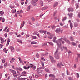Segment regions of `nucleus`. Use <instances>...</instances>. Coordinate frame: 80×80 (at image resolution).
I'll list each match as a JSON object with an SVG mask.
<instances>
[{
	"label": "nucleus",
	"instance_id": "40",
	"mask_svg": "<svg viewBox=\"0 0 80 80\" xmlns=\"http://www.w3.org/2000/svg\"><path fill=\"white\" fill-rule=\"evenodd\" d=\"M70 26L71 28L72 29L73 28V24H72V23H70Z\"/></svg>",
	"mask_w": 80,
	"mask_h": 80
},
{
	"label": "nucleus",
	"instance_id": "35",
	"mask_svg": "<svg viewBox=\"0 0 80 80\" xmlns=\"http://www.w3.org/2000/svg\"><path fill=\"white\" fill-rule=\"evenodd\" d=\"M7 51H8L7 50L6 48H5L3 50V52H6V53H7Z\"/></svg>",
	"mask_w": 80,
	"mask_h": 80
},
{
	"label": "nucleus",
	"instance_id": "42",
	"mask_svg": "<svg viewBox=\"0 0 80 80\" xmlns=\"http://www.w3.org/2000/svg\"><path fill=\"white\" fill-rule=\"evenodd\" d=\"M18 59H19L20 62L21 63V62H22V59H21V58H18Z\"/></svg>",
	"mask_w": 80,
	"mask_h": 80
},
{
	"label": "nucleus",
	"instance_id": "25",
	"mask_svg": "<svg viewBox=\"0 0 80 80\" xmlns=\"http://www.w3.org/2000/svg\"><path fill=\"white\" fill-rule=\"evenodd\" d=\"M41 65H42V68H43V69H44L45 66H44V63H43V62H42Z\"/></svg>",
	"mask_w": 80,
	"mask_h": 80
},
{
	"label": "nucleus",
	"instance_id": "51",
	"mask_svg": "<svg viewBox=\"0 0 80 80\" xmlns=\"http://www.w3.org/2000/svg\"><path fill=\"white\" fill-rule=\"evenodd\" d=\"M45 55H46V56L48 55V52H45Z\"/></svg>",
	"mask_w": 80,
	"mask_h": 80
},
{
	"label": "nucleus",
	"instance_id": "57",
	"mask_svg": "<svg viewBox=\"0 0 80 80\" xmlns=\"http://www.w3.org/2000/svg\"><path fill=\"white\" fill-rule=\"evenodd\" d=\"M2 47H3V45L0 44V48H2Z\"/></svg>",
	"mask_w": 80,
	"mask_h": 80
},
{
	"label": "nucleus",
	"instance_id": "4",
	"mask_svg": "<svg viewBox=\"0 0 80 80\" xmlns=\"http://www.w3.org/2000/svg\"><path fill=\"white\" fill-rule=\"evenodd\" d=\"M30 68L31 67L33 69V70H35V68H36V67L35 66H34L32 64H30Z\"/></svg>",
	"mask_w": 80,
	"mask_h": 80
},
{
	"label": "nucleus",
	"instance_id": "45",
	"mask_svg": "<svg viewBox=\"0 0 80 80\" xmlns=\"http://www.w3.org/2000/svg\"><path fill=\"white\" fill-rule=\"evenodd\" d=\"M36 56L38 58H39V57L40 56H39V55L38 54V53H37L36 54Z\"/></svg>",
	"mask_w": 80,
	"mask_h": 80
},
{
	"label": "nucleus",
	"instance_id": "46",
	"mask_svg": "<svg viewBox=\"0 0 80 80\" xmlns=\"http://www.w3.org/2000/svg\"><path fill=\"white\" fill-rule=\"evenodd\" d=\"M69 80H73V78L72 77H69Z\"/></svg>",
	"mask_w": 80,
	"mask_h": 80
},
{
	"label": "nucleus",
	"instance_id": "15",
	"mask_svg": "<svg viewBox=\"0 0 80 80\" xmlns=\"http://www.w3.org/2000/svg\"><path fill=\"white\" fill-rule=\"evenodd\" d=\"M10 71H11V72H12L13 74H14L15 73H16V71H15L14 70H12V69H10Z\"/></svg>",
	"mask_w": 80,
	"mask_h": 80
},
{
	"label": "nucleus",
	"instance_id": "18",
	"mask_svg": "<svg viewBox=\"0 0 80 80\" xmlns=\"http://www.w3.org/2000/svg\"><path fill=\"white\" fill-rule=\"evenodd\" d=\"M0 40L1 41V43H4V41L3 40V38H2V37H1Z\"/></svg>",
	"mask_w": 80,
	"mask_h": 80
},
{
	"label": "nucleus",
	"instance_id": "58",
	"mask_svg": "<svg viewBox=\"0 0 80 80\" xmlns=\"http://www.w3.org/2000/svg\"><path fill=\"white\" fill-rule=\"evenodd\" d=\"M19 71H22V68H19Z\"/></svg>",
	"mask_w": 80,
	"mask_h": 80
},
{
	"label": "nucleus",
	"instance_id": "29",
	"mask_svg": "<svg viewBox=\"0 0 80 80\" xmlns=\"http://www.w3.org/2000/svg\"><path fill=\"white\" fill-rule=\"evenodd\" d=\"M51 27L52 28V29H55V28H56V26L53 25V26H51Z\"/></svg>",
	"mask_w": 80,
	"mask_h": 80
},
{
	"label": "nucleus",
	"instance_id": "6",
	"mask_svg": "<svg viewBox=\"0 0 80 80\" xmlns=\"http://www.w3.org/2000/svg\"><path fill=\"white\" fill-rule=\"evenodd\" d=\"M38 0H32V5L33 6H36L37 5V2Z\"/></svg>",
	"mask_w": 80,
	"mask_h": 80
},
{
	"label": "nucleus",
	"instance_id": "43",
	"mask_svg": "<svg viewBox=\"0 0 80 80\" xmlns=\"http://www.w3.org/2000/svg\"><path fill=\"white\" fill-rule=\"evenodd\" d=\"M31 20H32L33 22H34V21H35V18H31Z\"/></svg>",
	"mask_w": 80,
	"mask_h": 80
},
{
	"label": "nucleus",
	"instance_id": "8",
	"mask_svg": "<svg viewBox=\"0 0 80 80\" xmlns=\"http://www.w3.org/2000/svg\"><path fill=\"white\" fill-rule=\"evenodd\" d=\"M39 33H42V34H43V33H46V31H43V30H40L39 31Z\"/></svg>",
	"mask_w": 80,
	"mask_h": 80
},
{
	"label": "nucleus",
	"instance_id": "62",
	"mask_svg": "<svg viewBox=\"0 0 80 80\" xmlns=\"http://www.w3.org/2000/svg\"><path fill=\"white\" fill-rule=\"evenodd\" d=\"M28 23H29V25H32V24L31 23V22L30 21H29L28 22Z\"/></svg>",
	"mask_w": 80,
	"mask_h": 80
},
{
	"label": "nucleus",
	"instance_id": "49",
	"mask_svg": "<svg viewBox=\"0 0 80 80\" xmlns=\"http://www.w3.org/2000/svg\"><path fill=\"white\" fill-rule=\"evenodd\" d=\"M63 48H64V49H65V50H67V51H68V49H67V48L66 47H63Z\"/></svg>",
	"mask_w": 80,
	"mask_h": 80
},
{
	"label": "nucleus",
	"instance_id": "60",
	"mask_svg": "<svg viewBox=\"0 0 80 80\" xmlns=\"http://www.w3.org/2000/svg\"><path fill=\"white\" fill-rule=\"evenodd\" d=\"M27 73V72H25V71H23L22 72V74H26Z\"/></svg>",
	"mask_w": 80,
	"mask_h": 80
},
{
	"label": "nucleus",
	"instance_id": "32",
	"mask_svg": "<svg viewBox=\"0 0 80 80\" xmlns=\"http://www.w3.org/2000/svg\"><path fill=\"white\" fill-rule=\"evenodd\" d=\"M38 77H40L39 75H38V74H35V77L36 78H38Z\"/></svg>",
	"mask_w": 80,
	"mask_h": 80
},
{
	"label": "nucleus",
	"instance_id": "23",
	"mask_svg": "<svg viewBox=\"0 0 80 80\" xmlns=\"http://www.w3.org/2000/svg\"><path fill=\"white\" fill-rule=\"evenodd\" d=\"M30 65L28 66V67H26V66H24V69H25V70H27L28 69H29V68H30Z\"/></svg>",
	"mask_w": 80,
	"mask_h": 80
},
{
	"label": "nucleus",
	"instance_id": "28",
	"mask_svg": "<svg viewBox=\"0 0 80 80\" xmlns=\"http://www.w3.org/2000/svg\"><path fill=\"white\" fill-rule=\"evenodd\" d=\"M64 40L65 41H66V42H67V43H68L69 44H70V41H69V40H68L67 39H66Z\"/></svg>",
	"mask_w": 80,
	"mask_h": 80
},
{
	"label": "nucleus",
	"instance_id": "38",
	"mask_svg": "<svg viewBox=\"0 0 80 80\" xmlns=\"http://www.w3.org/2000/svg\"><path fill=\"white\" fill-rule=\"evenodd\" d=\"M0 13L1 15H3L4 14V12L3 11H0Z\"/></svg>",
	"mask_w": 80,
	"mask_h": 80
},
{
	"label": "nucleus",
	"instance_id": "61",
	"mask_svg": "<svg viewBox=\"0 0 80 80\" xmlns=\"http://www.w3.org/2000/svg\"><path fill=\"white\" fill-rule=\"evenodd\" d=\"M4 36L5 37H7V33H6L5 34H4Z\"/></svg>",
	"mask_w": 80,
	"mask_h": 80
},
{
	"label": "nucleus",
	"instance_id": "24",
	"mask_svg": "<svg viewBox=\"0 0 80 80\" xmlns=\"http://www.w3.org/2000/svg\"><path fill=\"white\" fill-rule=\"evenodd\" d=\"M74 26L77 27H78V24L77 22H75L74 23Z\"/></svg>",
	"mask_w": 80,
	"mask_h": 80
},
{
	"label": "nucleus",
	"instance_id": "9",
	"mask_svg": "<svg viewBox=\"0 0 80 80\" xmlns=\"http://www.w3.org/2000/svg\"><path fill=\"white\" fill-rule=\"evenodd\" d=\"M17 13L18 14V15H19V16H20V13H23V11H22V10H20V12L18 11Z\"/></svg>",
	"mask_w": 80,
	"mask_h": 80
},
{
	"label": "nucleus",
	"instance_id": "59",
	"mask_svg": "<svg viewBox=\"0 0 80 80\" xmlns=\"http://www.w3.org/2000/svg\"><path fill=\"white\" fill-rule=\"evenodd\" d=\"M30 37V35H26V38H28V37Z\"/></svg>",
	"mask_w": 80,
	"mask_h": 80
},
{
	"label": "nucleus",
	"instance_id": "3",
	"mask_svg": "<svg viewBox=\"0 0 80 80\" xmlns=\"http://www.w3.org/2000/svg\"><path fill=\"white\" fill-rule=\"evenodd\" d=\"M37 73L38 74L40 73H42V68H38L37 70Z\"/></svg>",
	"mask_w": 80,
	"mask_h": 80
},
{
	"label": "nucleus",
	"instance_id": "44",
	"mask_svg": "<svg viewBox=\"0 0 80 80\" xmlns=\"http://www.w3.org/2000/svg\"><path fill=\"white\" fill-rule=\"evenodd\" d=\"M72 45H73L74 46L76 45V43H75L73 42H72Z\"/></svg>",
	"mask_w": 80,
	"mask_h": 80
},
{
	"label": "nucleus",
	"instance_id": "39",
	"mask_svg": "<svg viewBox=\"0 0 80 80\" xmlns=\"http://www.w3.org/2000/svg\"><path fill=\"white\" fill-rule=\"evenodd\" d=\"M58 5V3L56 2L54 4L53 6H54V7H56V6H57Z\"/></svg>",
	"mask_w": 80,
	"mask_h": 80
},
{
	"label": "nucleus",
	"instance_id": "2",
	"mask_svg": "<svg viewBox=\"0 0 80 80\" xmlns=\"http://www.w3.org/2000/svg\"><path fill=\"white\" fill-rule=\"evenodd\" d=\"M58 49L57 50L55 54H54V57L57 60H58V59H60V55L58 54Z\"/></svg>",
	"mask_w": 80,
	"mask_h": 80
},
{
	"label": "nucleus",
	"instance_id": "14",
	"mask_svg": "<svg viewBox=\"0 0 80 80\" xmlns=\"http://www.w3.org/2000/svg\"><path fill=\"white\" fill-rule=\"evenodd\" d=\"M9 48H10L11 49V51L12 52H14V48H13V46H10L9 47Z\"/></svg>",
	"mask_w": 80,
	"mask_h": 80
},
{
	"label": "nucleus",
	"instance_id": "20",
	"mask_svg": "<svg viewBox=\"0 0 80 80\" xmlns=\"http://www.w3.org/2000/svg\"><path fill=\"white\" fill-rule=\"evenodd\" d=\"M70 39L71 41H74V39H73V38L72 36H70Z\"/></svg>",
	"mask_w": 80,
	"mask_h": 80
},
{
	"label": "nucleus",
	"instance_id": "37",
	"mask_svg": "<svg viewBox=\"0 0 80 80\" xmlns=\"http://www.w3.org/2000/svg\"><path fill=\"white\" fill-rule=\"evenodd\" d=\"M9 43H10V39H8V42L7 43V45H9Z\"/></svg>",
	"mask_w": 80,
	"mask_h": 80
},
{
	"label": "nucleus",
	"instance_id": "10",
	"mask_svg": "<svg viewBox=\"0 0 80 80\" xmlns=\"http://www.w3.org/2000/svg\"><path fill=\"white\" fill-rule=\"evenodd\" d=\"M62 65V66H63V64H62V63L61 62H59L58 64H57V66L58 67L60 68L61 67V66Z\"/></svg>",
	"mask_w": 80,
	"mask_h": 80
},
{
	"label": "nucleus",
	"instance_id": "48",
	"mask_svg": "<svg viewBox=\"0 0 80 80\" xmlns=\"http://www.w3.org/2000/svg\"><path fill=\"white\" fill-rule=\"evenodd\" d=\"M2 22H5V18H2Z\"/></svg>",
	"mask_w": 80,
	"mask_h": 80
},
{
	"label": "nucleus",
	"instance_id": "50",
	"mask_svg": "<svg viewBox=\"0 0 80 80\" xmlns=\"http://www.w3.org/2000/svg\"><path fill=\"white\" fill-rule=\"evenodd\" d=\"M2 62H3V63H4L5 62V59H3L2 60Z\"/></svg>",
	"mask_w": 80,
	"mask_h": 80
},
{
	"label": "nucleus",
	"instance_id": "7",
	"mask_svg": "<svg viewBox=\"0 0 80 80\" xmlns=\"http://www.w3.org/2000/svg\"><path fill=\"white\" fill-rule=\"evenodd\" d=\"M48 38H50V39H52V34H50V32H48Z\"/></svg>",
	"mask_w": 80,
	"mask_h": 80
},
{
	"label": "nucleus",
	"instance_id": "52",
	"mask_svg": "<svg viewBox=\"0 0 80 80\" xmlns=\"http://www.w3.org/2000/svg\"><path fill=\"white\" fill-rule=\"evenodd\" d=\"M28 0H26V2H25V4H26V5H27L28 3Z\"/></svg>",
	"mask_w": 80,
	"mask_h": 80
},
{
	"label": "nucleus",
	"instance_id": "27",
	"mask_svg": "<svg viewBox=\"0 0 80 80\" xmlns=\"http://www.w3.org/2000/svg\"><path fill=\"white\" fill-rule=\"evenodd\" d=\"M14 61H15V59L13 58L11 60L10 62H11V63H13V62H14Z\"/></svg>",
	"mask_w": 80,
	"mask_h": 80
},
{
	"label": "nucleus",
	"instance_id": "30",
	"mask_svg": "<svg viewBox=\"0 0 80 80\" xmlns=\"http://www.w3.org/2000/svg\"><path fill=\"white\" fill-rule=\"evenodd\" d=\"M47 8H48V7H43L42 8V10H46V9H47Z\"/></svg>",
	"mask_w": 80,
	"mask_h": 80
},
{
	"label": "nucleus",
	"instance_id": "26",
	"mask_svg": "<svg viewBox=\"0 0 80 80\" xmlns=\"http://www.w3.org/2000/svg\"><path fill=\"white\" fill-rule=\"evenodd\" d=\"M31 44L32 45H33V44H37V42L35 41H32L31 42Z\"/></svg>",
	"mask_w": 80,
	"mask_h": 80
},
{
	"label": "nucleus",
	"instance_id": "12",
	"mask_svg": "<svg viewBox=\"0 0 80 80\" xmlns=\"http://www.w3.org/2000/svg\"><path fill=\"white\" fill-rule=\"evenodd\" d=\"M25 21H23L22 22V23L21 24V27L20 28H22V27L24 26V25H25Z\"/></svg>",
	"mask_w": 80,
	"mask_h": 80
},
{
	"label": "nucleus",
	"instance_id": "11",
	"mask_svg": "<svg viewBox=\"0 0 80 80\" xmlns=\"http://www.w3.org/2000/svg\"><path fill=\"white\" fill-rule=\"evenodd\" d=\"M60 28H57L56 30H55V32L56 33H59L60 32Z\"/></svg>",
	"mask_w": 80,
	"mask_h": 80
},
{
	"label": "nucleus",
	"instance_id": "55",
	"mask_svg": "<svg viewBox=\"0 0 80 80\" xmlns=\"http://www.w3.org/2000/svg\"><path fill=\"white\" fill-rule=\"evenodd\" d=\"M67 73L68 75H70V73L68 72V70L67 71Z\"/></svg>",
	"mask_w": 80,
	"mask_h": 80
},
{
	"label": "nucleus",
	"instance_id": "53",
	"mask_svg": "<svg viewBox=\"0 0 80 80\" xmlns=\"http://www.w3.org/2000/svg\"><path fill=\"white\" fill-rule=\"evenodd\" d=\"M7 28H8V27H6L5 28V29L3 30V31H5V30H6L7 29Z\"/></svg>",
	"mask_w": 80,
	"mask_h": 80
},
{
	"label": "nucleus",
	"instance_id": "31",
	"mask_svg": "<svg viewBox=\"0 0 80 80\" xmlns=\"http://www.w3.org/2000/svg\"><path fill=\"white\" fill-rule=\"evenodd\" d=\"M45 70L46 72H48L49 73H50V71H49V70H48V69L46 68L45 69Z\"/></svg>",
	"mask_w": 80,
	"mask_h": 80
},
{
	"label": "nucleus",
	"instance_id": "56",
	"mask_svg": "<svg viewBox=\"0 0 80 80\" xmlns=\"http://www.w3.org/2000/svg\"><path fill=\"white\" fill-rule=\"evenodd\" d=\"M41 56H42V57H43H43H45V54H42L41 55Z\"/></svg>",
	"mask_w": 80,
	"mask_h": 80
},
{
	"label": "nucleus",
	"instance_id": "21",
	"mask_svg": "<svg viewBox=\"0 0 80 80\" xmlns=\"http://www.w3.org/2000/svg\"><path fill=\"white\" fill-rule=\"evenodd\" d=\"M13 75L14 77L17 78V77H18V74H16V73L13 74Z\"/></svg>",
	"mask_w": 80,
	"mask_h": 80
},
{
	"label": "nucleus",
	"instance_id": "47",
	"mask_svg": "<svg viewBox=\"0 0 80 80\" xmlns=\"http://www.w3.org/2000/svg\"><path fill=\"white\" fill-rule=\"evenodd\" d=\"M48 43L50 44V45H52V46H53V44L52 42L50 43L48 42Z\"/></svg>",
	"mask_w": 80,
	"mask_h": 80
},
{
	"label": "nucleus",
	"instance_id": "5",
	"mask_svg": "<svg viewBox=\"0 0 80 80\" xmlns=\"http://www.w3.org/2000/svg\"><path fill=\"white\" fill-rule=\"evenodd\" d=\"M50 60H51V62H52V63H55V60H54L53 59V58L50 55Z\"/></svg>",
	"mask_w": 80,
	"mask_h": 80
},
{
	"label": "nucleus",
	"instance_id": "22",
	"mask_svg": "<svg viewBox=\"0 0 80 80\" xmlns=\"http://www.w3.org/2000/svg\"><path fill=\"white\" fill-rule=\"evenodd\" d=\"M12 12L13 13H15L16 12V9H12Z\"/></svg>",
	"mask_w": 80,
	"mask_h": 80
},
{
	"label": "nucleus",
	"instance_id": "16",
	"mask_svg": "<svg viewBox=\"0 0 80 80\" xmlns=\"http://www.w3.org/2000/svg\"><path fill=\"white\" fill-rule=\"evenodd\" d=\"M32 8V6H29L27 8V11H29L30 9Z\"/></svg>",
	"mask_w": 80,
	"mask_h": 80
},
{
	"label": "nucleus",
	"instance_id": "33",
	"mask_svg": "<svg viewBox=\"0 0 80 80\" xmlns=\"http://www.w3.org/2000/svg\"><path fill=\"white\" fill-rule=\"evenodd\" d=\"M40 4L41 5L42 7L43 6V1L42 0L40 1Z\"/></svg>",
	"mask_w": 80,
	"mask_h": 80
},
{
	"label": "nucleus",
	"instance_id": "34",
	"mask_svg": "<svg viewBox=\"0 0 80 80\" xmlns=\"http://www.w3.org/2000/svg\"><path fill=\"white\" fill-rule=\"evenodd\" d=\"M26 79H27V78H21L20 79H19L20 80H26Z\"/></svg>",
	"mask_w": 80,
	"mask_h": 80
},
{
	"label": "nucleus",
	"instance_id": "64",
	"mask_svg": "<svg viewBox=\"0 0 80 80\" xmlns=\"http://www.w3.org/2000/svg\"><path fill=\"white\" fill-rule=\"evenodd\" d=\"M78 17H79V18H80V13H78Z\"/></svg>",
	"mask_w": 80,
	"mask_h": 80
},
{
	"label": "nucleus",
	"instance_id": "1",
	"mask_svg": "<svg viewBox=\"0 0 80 80\" xmlns=\"http://www.w3.org/2000/svg\"><path fill=\"white\" fill-rule=\"evenodd\" d=\"M56 39L57 38L56 37H54L53 40V42H55V43H56L57 46H58V47H61V46L62 45L61 44V42H62V44H64L65 43V42L63 41V39H60L56 41Z\"/></svg>",
	"mask_w": 80,
	"mask_h": 80
},
{
	"label": "nucleus",
	"instance_id": "19",
	"mask_svg": "<svg viewBox=\"0 0 80 80\" xmlns=\"http://www.w3.org/2000/svg\"><path fill=\"white\" fill-rule=\"evenodd\" d=\"M49 77H53L54 78L55 77V75L52 74H50L49 75Z\"/></svg>",
	"mask_w": 80,
	"mask_h": 80
},
{
	"label": "nucleus",
	"instance_id": "63",
	"mask_svg": "<svg viewBox=\"0 0 80 80\" xmlns=\"http://www.w3.org/2000/svg\"><path fill=\"white\" fill-rule=\"evenodd\" d=\"M60 25L61 26H63V24H62V23H60Z\"/></svg>",
	"mask_w": 80,
	"mask_h": 80
},
{
	"label": "nucleus",
	"instance_id": "17",
	"mask_svg": "<svg viewBox=\"0 0 80 80\" xmlns=\"http://www.w3.org/2000/svg\"><path fill=\"white\" fill-rule=\"evenodd\" d=\"M68 15H69L70 18H72L73 17V13H71L70 14H68Z\"/></svg>",
	"mask_w": 80,
	"mask_h": 80
},
{
	"label": "nucleus",
	"instance_id": "54",
	"mask_svg": "<svg viewBox=\"0 0 80 80\" xmlns=\"http://www.w3.org/2000/svg\"><path fill=\"white\" fill-rule=\"evenodd\" d=\"M67 19V18L66 17H65L64 18H63L62 20V21H64V20H65Z\"/></svg>",
	"mask_w": 80,
	"mask_h": 80
},
{
	"label": "nucleus",
	"instance_id": "41",
	"mask_svg": "<svg viewBox=\"0 0 80 80\" xmlns=\"http://www.w3.org/2000/svg\"><path fill=\"white\" fill-rule=\"evenodd\" d=\"M17 42H19V43H22L23 42L22 41V40H18Z\"/></svg>",
	"mask_w": 80,
	"mask_h": 80
},
{
	"label": "nucleus",
	"instance_id": "36",
	"mask_svg": "<svg viewBox=\"0 0 80 80\" xmlns=\"http://www.w3.org/2000/svg\"><path fill=\"white\" fill-rule=\"evenodd\" d=\"M32 39H37V37L35 36H33L32 37Z\"/></svg>",
	"mask_w": 80,
	"mask_h": 80
},
{
	"label": "nucleus",
	"instance_id": "13",
	"mask_svg": "<svg viewBox=\"0 0 80 80\" xmlns=\"http://www.w3.org/2000/svg\"><path fill=\"white\" fill-rule=\"evenodd\" d=\"M68 12H73V9L72 8H69L68 9Z\"/></svg>",
	"mask_w": 80,
	"mask_h": 80
}]
</instances>
